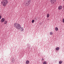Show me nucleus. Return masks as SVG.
I'll list each match as a JSON object with an SVG mask.
<instances>
[{
  "label": "nucleus",
  "mask_w": 64,
  "mask_h": 64,
  "mask_svg": "<svg viewBox=\"0 0 64 64\" xmlns=\"http://www.w3.org/2000/svg\"><path fill=\"white\" fill-rule=\"evenodd\" d=\"M8 3V0H2V1L1 2L2 4L4 7L6 6Z\"/></svg>",
  "instance_id": "f03ea898"
},
{
  "label": "nucleus",
  "mask_w": 64,
  "mask_h": 64,
  "mask_svg": "<svg viewBox=\"0 0 64 64\" xmlns=\"http://www.w3.org/2000/svg\"><path fill=\"white\" fill-rule=\"evenodd\" d=\"M44 59H43V58H42V60H43Z\"/></svg>",
  "instance_id": "a211bd4d"
},
{
  "label": "nucleus",
  "mask_w": 64,
  "mask_h": 64,
  "mask_svg": "<svg viewBox=\"0 0 64 64\" xmlns=\"http://www.w3.org/2000/svg\"><path fill=\"white\" fill-rule=\"evenodd\" d=\"M62 62H62V61L61 60L59 62V64H61L62 63Z\"/></svg>",
  "instance_id": "9d476101"
},
{
  "label": "nucleus",
  "mask_w": 64,
  "mask_h": 64,
  "mask_svg": "<svg viewBox=\"0 0 64 64\" xmlns=\"http://www.w3.org/2000/svg\"><path fill=\"white\" fill-rule=\"evenodd\" d=\"M4 24H7V21L6 20L4 22Z\"/></svg>",
  "instance_id": "1a4fd4ad"
},
{
  "label": "nucleus",
  "mask_w": 64,
  "mask_h": 64,
  "mask_svg": "<svg viewBox=\"0 0 64 64\" xmlns=\"http://www.w3.org/2000/svg\"><path fill=\"white\" fill-rule=\"evenodd\" d=\"M61 9H62V6H60L58 7L59 10H61Z\"/></svg>",
  "instance_id": "0eeeda50"
},
{
  "label": "nucleus",
  "mask_w": 64,
  "mask_h": 64,
  "mask_svg": "<svg viewBox=\"0 0 64 64\" xmlns=\"http://www.w3.org/2000/svg\"><path fill=\"white\" fill-rule=\"evenodd\" d=\"M46 16H47V18H49V17L50 16V14H47Z\"/></svg>",
  "instance_id": "6e6552de"
},
{
  "label": "nucleus",
  "mask_w": 64,
  "mask_h": 64,
  "mask_svg": "<svg viewBox=\"0 0 64 64\" xmlns=\"http://www.w3.org/2000/svg\"><path fill=\"white\" fill-rule=\"evenodd\" d=\"M13 62L12 61V62Z\"/></svg>",
  "instance_id": "412c9836"
},
{
  "label": "nucleus",
  "mask_w": 64,
  "mask_h": 64,
  "mask_svg": "<svg viewBox=\"0 0 64 64\" xmlns=\"http://www.w3.org/2000/svg\"><path fill=\"white\" fill-rule=\"evenodd\" d=\"M47 64V62H44L43 63V64Z\"/></svg>",
  "instance_id": "ddd939ff"
},
{
  "label": "nucleus",
  "mask_w": 64,
  "mask_h": 64,
  "mask_svg": "<svg viewBox=\"0 0 64 64\" xmlns=\"http://www.w3.org/2000/svg\"><path fill=\"white\" fill-rule=\"evenodd\" d=\"M59 49V48L58 47L56 48V50H58Z\"/></svg>",
  "instance_id": "9b49d317"
},
{
  "label": "nucleus",
  "mask_w": 64,
  "mask_h": 64,
  "mask_svg": "<svg viewBox=\"0 0 64 64\" xmlns=\"http://www.w3.org/2000/svg\"><path fill=\"white\" fill-rule=\"evenodd\" d=\"M29 61L28 60H27L26 62V64H29Z\"/></svg>",
  "instance_id": "423d86ee"
},
{
  "label": "nucleus",
  "mask_w": 64,
  "mask_h": 64,
  "mask_svg": "<svg viewBox=\"0 0 64 64\" xmlns=\"http://www.w3.org/2000/svg\"><path fill=\"white\" fill-rule=\"evenodd\" d=\"M5 21V19L4 18H2L1 20V22H4Z\"/></svg>",
  "instance_id": "20e7f679"
},
{
  "label": "nucleus",
  "mask_w": 64,
  "mask_h": 64,
  "mask_svg": "<svg viewBox=\"0 0 64 64\" xmlns=\"http://www.w3.org/2000/svg\"><path fill=\"white\" fill-rule=\"evenodd\" d=\"M1 18H2V16H0V19H1Z\"/></svg>",
  "instance_id": "dca6fc26"
},
{
  "label": "nucleus",
  "mask_w": 64,
  "mask_h": 64,
  "mask_svg": "<svg viewBox=\"0 0 64 64\" xmlns=\"http://www.w3.org/2000/svg\"><path fill=\"white\" fill-rule=\"evenodd\" d=\"M62 22L63 23H64V18L62 20Z\"/></svg>",
  "instance_id": "f3484780"
},
{
  "label": "nucleus",
  "mask_w": 64,
  "mask_h": 64,
  "mask_svg": "<svg viewBox=\"0 0 64 64\" xmlns=\"http://www.w3.org/2000/svg\"><path fill=\"white\" fill-rule=\"evenodd\" d=\"M30 1H28L26 3V6H28L29 4H30Z\"/></svg>",
  "instance_id": "39448f33"
},
{
  "label": "nucleus",
  "mask_w": 64,
  "mask_h": 64,
  "mask_svg": "<svg viewBox=\"0 0 64 64\" xmlns=\"http://www.w3.org/2000/svg\"><path fill=\"white\" fill-rule=\"evenodd\" d=\"M13 61H14V60Z\"/></svg>",
  "instance_id": "aec40b11"
},
{
  "label": "nucleus",
  "mask_w": 64,
  "mask_h": 64,
  "mask_svg": "<svg viewBox=\"0 0 64 64\" xmlns=\"http://www.w3.org/2000/svg\"><path fill=\"white\" fill-rule=\"evenodd\" d=\"M47 20H49V19L48 18V19H47Z\"/></svg>",
  "instance_id": "6ab92c4d"
},
{
  "label": "nucleus",
  "mask_w": 64,
  "mask_h": 64,
  "mask_svg": "<svg viewBox=\"0 0 64 64\" xmlns=\"http://www.w3.org/2000/svg\"><path fill=\"white\" fill-rule=\"evenodd\" d=\"M34 20H32V23H34Z\"/></svg>",
  "instance_id": "2eb2a0df"
},
{
  "label": "nucleus",
  "mask_w": 64,
  "mask_h": 64,
  "mask_svg": "<svg viewBox=\"0 0 64 64\" xmlns=\"http://www.w3.org/2000/svg\"><path fill=\"white\" fill-rule=\"evenodd\" d=\"M14 27L17 29L20 30L21 29V31H24V29L22 27L21 28V25L19 24L16 23L14 24Z\"/></svg>",
  "instance_id": "f257e3e1"
},
{
  "label": "nucleus",
  "mask_w": 64,
  "mask_h": 64,
  "mask_svg": "<svg viewBox=\"0 0 64 64\" xmlns=\"http://www.w3.org/2000/svg\"><path fill=\"white\" fill-rule=\"evenodd\" d=\"M55 29L56 31H58V28L57 27Z\"/></svg>",
  "instance_id": "f8f14e48"
},
{
  "label": "nucleus",
  "mask_w": 64,
  "mask_h": 64,
  "mask_svg": "<svg viewBox=\"0 0 64 64\" xmlns=\"http://www.w3.org/2000/svg\"><path fill=\"white\" fill-rule=\"evenodd\" d=\"M50 35H53V32H50Z\"/></svg>",
  "instance_id": "4468645a"
},
{
  "label": "nucleus",
  "mask_w": 64,
  "mask_h": 64,
  "mask_svg": "<svg viewBox=\"0 0 64 64\" xmlns=\"http://www.w3.org/2000/svg\"><path fill=\"white\" fill-rule=\"evenodd\" d=\"M55 2H56V0H51V3L52 4H53Z\"/></svg>",
  "instance_id": "7ed1b4c3"
}]
</instances>
